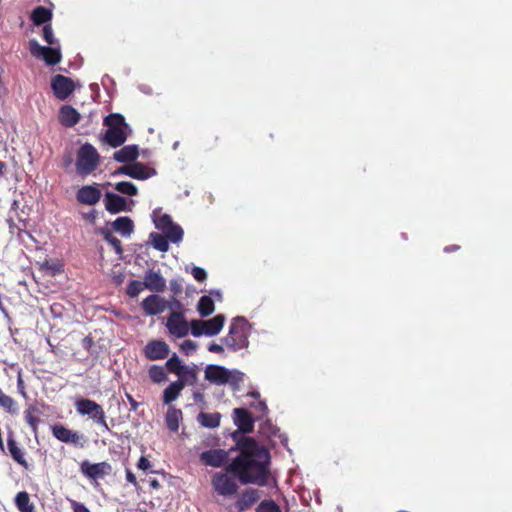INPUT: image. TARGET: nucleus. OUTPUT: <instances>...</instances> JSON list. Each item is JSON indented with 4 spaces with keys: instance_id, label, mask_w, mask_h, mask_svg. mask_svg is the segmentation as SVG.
Segmentation results:
<instances>
[{
    "instance_id": "58836bf2",
    "label": "nucleus",
    "mask_w": 512,
    "mask_h": 512,
    "mask_svg": "<svg viewBox=\"0 0 512 512\" xmlns=\"http://www.w3.org/2000/svg\"><path fill=\"white\" fill-rule=\"evenodd\" d=\"M163 233L167 237L168 240H170L173 243H178L182 240L184 232H183V229L179 225L173 223Z\"/></svg>"
},
{
    "instance_id": "1a4fd4ad",
    "label": "nucleus",
    "mask_w": 512,
    "mask_h": 512,
    "mask_svg": "<svg viewBox=\"0 0 512 512\" xmlns=\"http://www.w3.org/2000/svg\"><path fill=\"white\" fill-rule=\"evenodd\" d=\"M166 328L176 338H183L189 333V323L184 316V311H172L167 317Z\"/></svg>"
},
{
    "instance_id": "ea45409f",
    "label": "nucleus",
    "mask_w": 512,
    "mask_h": 512,
    "mask_svg": "<svg viewBox=\"0 0 512 512\" xmlns=\"http://www.w3.org/2000/svg\"><path fill=\"white\" fill-rule=\"evenodd\" d=\"M15 506L18 510L35 506L30 500V495L26 491H20L14 499Z\"/></svg>"
},
{
    "instance_id": "473e14b6",
    "label": "nucleus",
    "mask_w": 512,
    "mask_h": 512,
    "mask_svg": "<svg viewBox=\"0 0 512 512\" xmlns=\"http://www.w3.org/2000/svg\"><path fill=\"white\" fill-rule=\"evenodd\" d=\"M197 310L202 317L211 315L215 310L214 301L210 296H202L197 304Z\"/></svg>"
},
{
    "instance_id": "f03ea898",
    "label": "nucleus",
    "mask_w": 512,
    "mask_h": 512,
    "mask_svg": "<svg viewBox=\"0 0 512 512\" xmlns=\"http://www.w3.org/2000/svg\"><path fill=\"white\" fill-rule=\"evenodd\" d=\"M205 379L216 385L229 384L233 390H238L244 380V373L210 364L205 368Z\"/></svg>"
},
{
    "instance_id": "5701e85b",
    "label": "nucleus",
    "mask_w": 512,
    "mask_h": 512,
    "mask_svg": "<svg viewBox=\"0 0 512 512\" xmlns=\"http://www.w3.org/2000/svg\"><path fill=\"white\" fill-rule=\"evenodd\" d=\"M41 414L42 411L36 405H29L24 411V420L35 434L38 432Z\"/></svg>"
},
{
    "instance_id": "0eeeda50",
    "label": "nucleus",
    "mask_w": 512,
    "mask_h": 512,
    "mask_svg": "<svg viewBox=\"0 0 512 512\" xmlns=\"http://www.w3.org/2000/svg\"><path fill=\"white\" fill-rule=\"evenodd\" d=\"M76 412L81 416H88L94 423L104 422V409L96 401L88 398H79L74 403Z\"/></svg>"
},
{
    "instance_id": "c85d7f7f",
    "label": "nucleus",
    "mask_w": 512,
    "mask_h": 512,
    "mask_svg": "<svg viewBox=\"0 0 512 512\" xmlns=\"http://www.w3.org/2000/svg\"><path fill=\"white\" fill-rule=\"evenodd\" d=\"M112 227L124 237L130 236L134 230L133 221L127 216L118 217L112 223Z\"/></svg>"
},
{
    "instance_id": "9d476101",
    "label": "nucleus",
    "mask_w": 512,
    "mask_h": 512,
    "mask_svg": "<svg viewBox=\"0 0 512 512\" xmlns=\"http://www.w3.org/2000/svg\"><path fill=\"white\" fill-rule=\"evenodd\" d=\"M51 88L57 99L66 100L75 90V84L71 78L57 74L51 79Z\"/></svg>"
},
{
    "instance_id": "b1692460",
    "label": "nucleus",
    "mask_w": 512,
    "mask_h": 512,
    "mask_svg": "<svg viewBox=\"0 0 512 512\" xmlns=\"http://www.w3.org/2000/svg\"><path fill=\"white\" fill-rule=\"evenodd\" d=\"M225 323V317L222 314L214 316L212 319L203 320L204 335L214 336L217 335L223 328Z\"/></svg>"
},
{
    "instance_id": "09e8293b",
    "label": "nucleus",
    "mask_w": 512,
    "mask_h": 512,
    "mask_svg": "<svg viewBox=\"0 0 512 512\" xmlns=\"http://www.w3.org/2000/svg\"><path fill=\"white\" fill-rule=\"evenodd\" d=\"M201 323H203V320H192L189 323V330H191V334L194 337H200V336L204 335V332H203L204 324H201Z\"/></svg>"
},
{
    "instance_id": "f3484780",
    "label": "nucleus",
    "mask_w": 512,
    "mask_h": 512,
    "mask_svg": "<svg viewBox=\"0 0 512 512\" xmlns=\"http://www.w3.org/2000/svg\"><path fill=\"white\" fill-rule=\"evenodd\" d=\"M104 203L106 210L111 214L129 210L126 199L112 192H106Z\"/></svg>"
},
{
    "instance_id": "0e129e2a",
    "label": "nucleus",
    "mask_w": 512,
    "mask_h": 512,
    "mask_svg": "<svg viewBox=\"0 0 512 512\" xmlns=\"http://www.w3.org/2000/svg\"><path fill=\"white\" fill-rule=\"evenodd\" d=\"M149 485L152 490H159L161 488V484L156 478H150Z\"/></svg>"
},
{
    "instance_id": "423d86ee",
    "label": "nucleus",
    "mask_w": 512,
    "mask_h": 512,
    "mask_svg": "<svg viewBox=\"0 0 512 512\" xmlns=\"http://www.w3.org/2000/svg\"><path fill=\"white\" fill-rule=\"evenodd\" d=\"M29 51L32 56L42 59L47 65L53 66L62 59L60 46H41L35 39L29 41Z\"/></svg>"
},
{
    "instance_id": "cd10ccee",
    "label": "nucleus",
    "mask_w": 512,
    "mask_h": 512,
    "mask_svg": "<svg viewBox=\"0 0 512 512\" xmlns=\"http://www.w3.org/2000/svg\"><path fill=\"white\" fill-rule=\"evenodd\" d=\"M184 389L183 384L179 382L178 380L172 382L169 384L163 391V403L166 405L171 404L173 401H175L181 391Z\"/></svg>"
},
{
    "instance_id": "2f4dec72",
    "label": "nucleus",
    "mask_w": 512,
    "mask_h": 512,
    "mask_svg": "<svg viewBox=\"0 0 512 512\" xmlns=\"http://www.w3.org/2000/svg\"><path fill=\"white\" fill-rule=\"evenodd\" d=\"M178 377V381L183 384V387L187 385H194L198 380V368L196 366H185Z\"/></svg>"
},
{
    "instance_id": "603ef678",
    "label": "nucleus",
    "mask_w": 512,
    "mask_h": 512,
    "mask_svg": "<svg viewBox=\"0 0 512 512\" xmlns=\"http://www.w3.org/2000/svg\"><path fill=\"white\" fill-rule=\"evenodd\" d=\"M73 512H90V510L83 504L76 500H69Z\"/></svg>"
},
{
    "instance_id": "f8f14e48",
    "label": "nucleus",
    "mask_w": 512,
    "mask_h": 512,
    "mask_svg": "<svg viewBox=\"0 0 512 512\" xmlns=\"http://www.w3.org/2000/svg\"><path fill=\"white\" fill-rule=\"evenodd\" d=\"M112 470L108 462L90 463L85 460L80 464L81 473L89 479L96 480L108 475Z\"/></svg>"
},
{
    "instance_id": "5fc2aeb1",
    "label": "nucleus",
    "mask_w": 512,
    "mask_h": 512,
    "mask_svg": "<svg viewBox=\"0 0 512 512\" xmlns=\"http://www.w3.org/2000/svg\"><path fill=\"white\" fill-rule=\"evenodd\" d=\"M170 289L174 295H179L183 291L182 283L178 280H171Z\"/></svg>"
},
{
    "instance_id": "bb28decb",
    "label": "nucleus",
    "mask_w": 512,
    "mask_h": 512,
    "mask_svg": "<svg viewBox=\"0 0 512 512\" xmlns=\"http://www.w3.org/2000/svg\"><path fill=\"white\" fill-rule=\"evenodd\" d=\"M155 174L154 169H149L146 165L140 162H134L130 164V175L129 177L137 180H146Z\"/></svg>"
},
{
    "instance_id": "6e6552de",
    "label": "nucleus",
    "mask_w": 512,
    "mask_h": 512,
    "mask_svg": "<svg viewBox=\"0 0 512 512\" xmlns=\"http://www.w3.org/2000/svg\"><path fill=\"white\" fill-rule=\"evenodd\" d=\"M52 435L60 442L71 444L78 448H84L87 438L77 431L71 430L62 424L51 426Z\"/></svg>"
},
{
    "instance_id": "393cba45",
    "label": "nucleus",
    "mask_w": 512,
    "mask_h": 512,
    "mask_svg": "<svg viewBox=\"0 0 512 512\" xmlns=\"http://www.w3.org/2000/svg\"><path fill=\"white\" fill-rule=\"evenodd\" d=\"M7 445H8L9 453H10L11 457L13 458V460L15 462H17L20 466H22L24 469L28 470L29 464L24 457V453H23L22 449L18 446L16 440L12 436L8 437Z\"/></svg>"
},
{
    "instance_id": "37998d69",
    "label": "nucleus",
    "mask_w": 512,
    "mask_h": 512,
    "mask_svg": "<svg viewBox=\"0 0 512 512\" xmlns=\"http://www.w3.org/2000/svg\"><path fill=\"white\" fill-rule=\"evenodd\" d=\"M114 188L118 192L129 196H135L138 193L137 187L132 182L128 181L118 182L115 184Z\"/></svg>"
},
{
    "instance_id": "774afa93",
    "label": "nucleus",
    "mask_w": 512,
    "mask_h": 512,
    "mask_svg": "<svg viewBox=\"0 0 512 512\" xmlns=\"http://www.w3.org/2000/svg\"><path fill=\"white\" fill-rule=\"evenodd\" d=\"M459 248H460V246H458V245H449L444 248V251L447 253H450V252H454V251L458 250Z\"/></svg>"
},
{
    "instance_id": "e2e57ef3",
    "label": "nucleus",
    "mask_w": 512,
    "mask_h": 512,
    "mask_svg": "<svg viewBox=\"0 0 512 512\" xmlns=\"http://www.w3.org/2000/svg\"><path fill=\"white\" fill-rule=\"evenodd\" d=\"M126 398L131 406V410L136 411L139 405L138 402L128 393L126 394Z\"/></svg>"
},
{
    "instance_id": "a211bd4d",
    "label": "nucleus",
    "mask_w": 512,
    "mask_h": 512,
    "mask_svg": "<svg viewBox=\"0 0 512 512\" xmlns=\"http://www.w3.org/2000/svg\"><path fill=\"white\" fill-rule=\"evenodd\" d=\"M146 289L152 292H163L166 288V281L159 271L148 270L144 276Z\"/></svg>"
},
{
    "instance_id": "7c9ffc66",
    "label": "nucleus",
    "mask_w": 512,
    "mask_h": 512,
    "mask_svg": "<svg viewBox=\"0 0 512 512\" xmlns=\"http://www.w3.org/2000/svg\"><path fill=\"white\" fill-rule=\"evenodd\" d=\"M221 417L222 415L219 412H200L197 416V420L203 427L216 428L220 425Z\"/></svg>"
},
{
    "instance_id": "72a5a7b5",
    "label": "nucleus",
    "mask_w": 512,
    "mask_h": 512,
    "mask_svg": "<svg viewBox=\"0 0 512 512\" xmlns=\"http://www.w3.org/2000/svg\"><path fill=\"white\" fill-rule=\"evenodd\" d=\"M153 221L156 228L162 232L173 224L171 217L168 214L161 213L160 209L153 211Z\"/></svg>"
},
{
    "instance_id": "f257e3e1",
    "label": "nucleus",
    "mask_w": 512,
    "mask_h": 512,
    "mask_svg": "<svg viewBox=\"0 0 512 512\" xmlns=\"http://www.w3.org/2000/svg\"><path fill=\"white\" fill-rule=\"evenodd\" d=\"M239 454L227 464V471L236 476L241 484L265 486L270 475L269 450L256 442L252 437L233 433Z\"/></svg>"
},
{
    "instance_id": "aec40b11",
    "label": "nucleus",
    "mask_w": 512,
    "mask_h": 512,
    "mask_svg": "<svg viewBox=\"0 0 512 512\" xmlns=\"http://www.w3.org/2000/svg\"><path fill=\"white\" fill-rule=\"evenodd\" d=\"M127 139V133L125 128H112L107 129L103 136L104 142L113 148L120 147L125 143Z\"/></svg>"
},
{
    "instance_id": "3c124183",
    "label": "nucleus",
    "mask_w": 512,
    "mask_h": 512,
    "mask_svg": "<svg viewBox=\"0 0 512 512\" xmlns=\"http://www.w3.org/2000/svg\"><path fill=\"white\" fill-rule=\"evenodd\" d=\"M191 273L194 279L198 282H203L207 278L206 271L201 267H193Z\"/></svg>"
},
{
    "instance_id": "c9c22d12",
    "label": "nucleus",
    "mask_w": 512,
    "mask_h": 512,
    "mask_svg": "<svg viewBox=\"0 0 512 512\" xmlns=\"http://www.w3.org/2000/svg\"><path fill=\"white\" fill-rule=\"evenodd\" d=\"M100 233L104 240L113 247L117 254L121 255L123 253L121 241L115 237L110 230L103 228Z\"/></svg>"
},
{
    "instance_id": "6e6d98bb",
    "label": "nucleus",
    "mask_w": 512,
    "mask_h": 512,
    "mask_svg": "<svg viewBox=\"0 0 512 512\" xmlns=\"http://www.w3.org/2000/svg\"><path fill=\"white\" fill-rule=\"evenodd\" d=\"M125 474H126V480L131 483L137 490L140 488L139 486V483L136 479V476L133 474V472L126 468L125 470Z\"/></svg>"
},
{
    "instance_id": "338daca9",
    "label": "nucleus",
    "mask_w": 512,
    "mask_h": 512,
    "mask_svg": "<svg viewBox=\"0 0 512 512\" xmlns=\"http://www.w3.org/2000/svg\"><path fill=\"white\" fill-rule=\"evenodd\" d=\"M84 218L86 220H88L89 222L94 223V221L96 220V212L93 210V211L85 214Z\"/></svg>"
},
{
    "instance_id": "4c0bfd02",
    "label": "nucleus",
    "mask_w": 512,
    "mask_h": 512,
    "mask_svg": "<svg viewBox=\"0 0 512 512\" xmlns=\"http://www.w3.org/2000/svg\"><path fill=\"white\" fill-rule=\"evenodd\" d=\"M148 375L152 382L162 383L167 380L165 369L159 365H152L148 369Z\"/></svg>"
},
{
    "instance_id": "dca6fc26",
    "label": "nucleus",
    "mask_w": 512,
    "mask_h": 512,
    "mask_svg": "<svg viewBox=\"0 0 512 512\" xmlns=\"http://www.w3.org/2000/svg\"><path fill=\"white\" fill-rule=\"evenodd\" d=\"M142 309L147 315H159L167 308V301L159 295L147 296L141 303Z\"/></svg>"
},
{
    "instance_id": "8fccbe9b",
    "label": "nucleus",
    "mask_w": 512,
    "mask_h": 512,
    "mask_svg": "<svg viewBox=\"0 0 512 512\" xmlns=\"http://www.w3.org/2000/svg\"><path fill=\"white\" fill-rule=\"evenodd\" d=\"M180 349L186 355H189L190 353H193L197 349V344L196 342L187 339L180 344Z\"/></svg>"
},
{
    "instance_id": "a878e982",
    "label": "nucleus",
    "mask_w": 512,
    "mask_h": 512,
    "mask_svg": "<svg viewBox=\"0 0 512 512\" xmlns=\"http://www.w3.org/2000/svg\"><path fill=\"white\" fill-rule=\"evenodd\" d=\"M31 21L34 25H46L52 19V11L44 6H37L31 13Z\"/></svg>"
},
{
    "instance_id": "20e7f679",
    "label": "nucleus",
    "mask_w": 512,
    "mask_h": 512,
    "mask_svg": "<svg viewBox=\"0 0 512 512\" xmlns=\"http://www.w3.org/2000/svg\"><path fill=\"white\" fill-rule=\"evenodd\" d=\"M100 163V155L96 148L90 144H83L77 151L76 172L85 177L93 173Z\"/></svg>"
},
{
    "instance_id": "ddd939ff",
    "label": "nucleus",
    "mask_w": 512,
    "mask_h": 512,
    "mask_svg": "<svg viewBox=\"0 0 512 512\" xmlns=\"http://www.w3.org/2000/svg\"><path fill=\"white\" fill-rule=\"evenodd\" d=\"M228 456L223 449H211L203 451L199 458L204 465L219 468L228 462Z\"/></svg>"
},
{
    "instance_id": "49530a36",
    "label": "nucleus",
    "mask_w": 512,
    "mask_h": 512,
    "mask_svg": "<svg viewBox=\"0 0 512 512\" xmlns=\"http://www.w3.org/2000/svg\"><path fill=\"white\" fill-rule=\"evenodd\" d=\"M42 37H43L44 41H46L51 46L59 45V41L57 39H55V37H54V33H53L51 24L44 25V27L42 29Z\"/></svg>"
},
{
    "instance_id": "e433bc0d",
    "label": "nucleus",
    "mask_w": 512,
    "mask_h": 512,
    "mask_svg": "<svg viewBox=\"0 0 512 512\" xmlns=\"http://www.w3.org/2000/svg\"><path fill=\"white\" fill-rule=\"evenodd\" d=\"M104 125L107 129L126 128L125 118L121 114H109L104 119Z\"/></svg>"
},
{
    "instance_id": "69168bd1",
    "label": "nucleus",
    "mask_w": 512,
    "mask_h": 512,
    "mask_svg": "<svg viewBox=\"0 0 512 512\" xmlns=\"http://www.w3.org/2000/svg\"><path fill=\"white\" fill-rule=\"evenodd\" d=\"M93 345V339L90 336H86L83 339V347L86 349H90Z\"/></svg>"
},
{
    "instance_id": "052dcab7",
    "label": "nucleus",
    "mask_w": 512,
    "mask_h": 512,
    "mask_svg": "<svg viewBox=\"0 0 512 512\" xmlns=\"http://www.w3.org/2000/svg\"><path fill=\"white\" fill-rule=\"evenodd\" d=\"M115 174L130 175V164L123 165L117 169Z\"/></svg>"
},
{
    "instance_id": "412c9836",
    "label": "nucleus",
    "mask_w": 512,
    "mask_h": 512,
    "mask_svg": "<svg viewBox=\"0 0 512 512\" xmlns=\"http://www.w3.org/2000/svg\"><path fill=\"white\" fill-rule=\"evenodd\" d=\"M80 120L78 111L70 105H64L59 110V121L66 127L75 126Z\"/></svg>"
},
{
    "instance_id": "79ce46f5",
    "label": "nucleus",
    "mask_w": 512,
    "mask_h": 512,
    "mask_svg": "<svg viewBox=\"0 0 512 512\" xmlns=\"http://www.w3.org/2000/svg\"><path fill=\"white\" fill-rule=\"evenodd\" d=\"M165 367L170 373H174L177 376H179V374H181L182 370L185 368V366L181 364V361L176 354H173V356L167 360Z\"/></svg>"
},
{
    "instance_id": "a18cd8bd",
    "label": "nucleus",
    "mask_w": 512,
    "mask_h": 512,
    "mask_svg": "<svg viewBox=\"0 0 512 512\" xmlns=\"http://www.w3.org/2000/svg\"><path fill=\"white\" fill-rule=\"evenodd\" d=\"M144 289H146L144 282L132 280L127 286V294L134 298L137 297Z\"/></svg>"
},
{
    "instance_id": "9b49d317",
    "label": "nucleus",
    "mask_w": 512,
    "mask_h": 512,
    "mask_svg": "<svg viewBox=\"0 0 512 512\" xmlns=\"http://www.w3.org/2000/svg\"><path fill=\"white\" fill-rule=\"evenodd\" d=\"M169 353L170 347L163 340H151L143 348L144 356L150 361L163 360Z\"/></svg>"
},
{
    "instance_id": "4468645a",
    "label": "nucleus",
    "mask_w": 512,
    "mask_h": 512,
    "mask_svg": "<svg viewBox=\"0 0 512 512\" xmlns=\"http://www.w3.org/2000/svg\"><path fill=\"white\" fill-rule=\"evenodd\" d=\"M101 190L93 185L82 186L76 193V199L84 205H95L101 199Z\"/></svg>"
},
{
    "instance_id": "680f3d73",
    "label": "nucleus",
    "mask_w": 512,
    "mask_h": 512,
    "mask_svg": "<svg viewBox=\"0 0 512 512\" xmlns=\"http://www.w3.org/2000/svg\"><path fill=\"white\" fill-rule=\"evenodd\" d=\"M72 162H73V158H72V155L70 153H68L65 156H63L62 164H63L64 168L70 167Z\"/></svg>"
},
{
    "instance_id": "a19ab883",
    "label": "nucleus",
    "mask_w": 512,
    "mask_h": 512,
    "mask_svg": "<svg viewBox=\"0 0 512 512\" xmlns=\"http://www.w3.org/2000/svg\"><path fill=\"white\" fill-rule=\"evenodd\" d=\"M15 506L18 510L35 506L30 500V495L26 491H20L14 499Z\"/></svg>"
},
{
    "instance_id": "4d7b16f0",
    "label": "nucleus",
    "mask_w": 512,
    "mask_h": 512,
    "mask_svg": "<svg viewBox=\"0 0 512 512\" xmlns=\"http://www.w3.org/2000/svg\"><path fill=\"white\" fill-rule=\"evenodd\" d=\"M17 389H18V392L23 396V397H27V393H26V390H25V384H24V380L21 376V374L19 373L18 374V378H17Z\"/></svg>"
},
{
    "instance_id": "6ab92c4d",
    "label": "nucleus",
    "mask_w": 512,
    "mask_h": 512,
    "mask_svg": "<svg viewBox=\"0 0 512 512\" xmlns=\"http://www.w3.org/2000/svg\"><path fill=\"white\" fill-rule=\"evenodd\" d=\"M260 499V492L254 488H247L243 490L236 501V507L240 512H243L252 507Z\"/></svg>"
},
{
    "instance_id": "bf43d9fd",
    "label": "nucleus",
    "mask_w": 512,
    "mask_h": 512,
    "mask_svg": "<svg viewBox=\"0 0 512 512\" xmlns=\"http://www.w3.org/2000/svg\"><path fill=\"white\" fill-rule=\"evenodd\" d=\"M208 351L212 352V353H223L224 352V348H223L222 345H219L217 343H211L208 346Z\"/></svg>"
},
{
    "instance_id": "c03bdc74",
    "label": "nucleus",
    "mask_w": 512,
    "mask_h": 512,
    "mask_svg": "<svg viewBox=\"0 0 512 512\" xmlns=\"http://www.w3.org/2000/svg\"><path fill=\"white\" fill-rule=\"evenodd\" d=\"M0 407L9 413H14L16 411L14 399L5 394L2 389H0Z\"/></svg>"
},
{
    "instance_id": "13d9d810",
    "label": "nucleus",
    "mask_w": 512,
    "mask_h": 512,
    "mask_svg": "<svg viewBox=\"0 0 512 512\" xmlns=\"http://www.w3.org/2000/svg\"><path fill=\"white\" fill-rule=\"evenodd\" d=\"M167 307L175 308V311H183V304L176 298H173L170 303L167 302Z\"/></svg>"
},
{
    "instance_id": "7ed1b4c3",
    "label": "nucleus",
    "mask_w": 512,
    "mask_h": 512,
    "mask_svg": "<svg viewBox=\"0 0 512 512\" xmlns=\"http://www.w3.org/2000/svg\"><path fill=\"white\" fill-rule=\"evenodd\" d=\"M248 334L249 326L247 320L243 317H237L232 321L229 332L222 338V342L228 349L238 351L248 346Z\"/></svg>"
},
{
    "instance_id": "2eb2a0df",
    "label": "nucleus",
    "mask_w": 512,
    "mask_h": 512,
    "mask_svg": "<svg viewBox=\"0 0 512 512\" xmlns=\"http://www.w3.org/2000/svg\"><path fill=\"white\" fill-rule=\"evenodd\" d=\"M234 423L238 427L239 432L251 433L254 430V419L251 413L245 408H235L234 411Z\"/></svg>"
},
{
    "instance_id": "4be33fe9",
    "label": "nucleus",
    "mask_w": 512,
    "mask_h": 512,
    "mask_svg": "<svg viewBox=\"0 0 512 512\" xmlns=\"http://www.w3.org/2000/svg\"><path fill=\"white\" fill-rule=\"evenodd\" d=\"M139 156L137 145H127L116 151L113 159L119 163H128L135 161Z\"/></svg>"
},
{
    "instance_id": "864d4df0",
    "label": "nucleus",
    "mask_w": 512,
    "mask_h": 512,
    "mask_svg": "<svg viewBox=\"0 0 512 512\" xmlns=\"http://www.w3.org/2000/svg\"><path fill=\"white\" fill-rule=\"evenodd\" d=\"M151 466H152L151 462L145 456H141L137 462V468L140 470H143V471L150 469Z\"/></svg>"
},
{
    "instance_id": "c756f323",
    "label": "nucleus",
    "mask_w": 512,
    "mask_h": 512,
    "mask_svg": "<svg viewBox=\"0 0 512 512\" xmlns=\"http://www.w3.org/2000/svg\"><path fill=\"white\" fill-rule=\"evenodd\" d=\"M182 411L180 409L175 408L174 406H169L167 413L165 415L166 425L169 430L176 432L179 429V423L182 419Z\"/></svg>"
},
{
    "instance_id": "de8ad7c7",
    "label": "nucleus",
    "mask_w": 512,
    "mask_h": 512,
    "mask_svg": "<svg viewBox=\"0 0 512 512\" xmlns=\"http://www.w3.org/2000/svg\"><path fill=\"white\" fill-rule=\"evenodd\" d=\"M256 512H281V509L275 501L264 500L258 505Z\"/></svg>"
},
{
    "instance_id": "f704fd0d",
    "label": "nucleus",
    "mask_w": 512,
    "mask_h": 512,
    "mask_svg": "<svg viewBox=\"0 0 512 512\" xmlns=\"http://www.w3.org/2000/svg\"><path fill=\"white\" fill-rule=\"evenodd\" d=\"M150 239L153 247L160 252H167L169 250V240L165 235L159 233H151Z\"/></svg>"
},
{
    "instance_id": "39448f33",
    "label": "nucleus",
    "mask_w": 512,
    "mask_h": 512,
    "mask_svg": "<svg viewBox=\"0 0 512 512\" xmlns=\"http://www.w3.org/2000/svg\"><path fill=\"white\" fill-rule=\"evenodd\" d=\"M235 478L237 477L227 471L226 465L224 471L212 475L211 485L218 495L231 497L237 494L239 488Z\"/></svg>"
}]
</instances>
